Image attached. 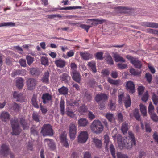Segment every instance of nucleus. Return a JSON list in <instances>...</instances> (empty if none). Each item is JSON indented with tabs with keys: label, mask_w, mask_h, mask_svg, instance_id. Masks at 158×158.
Returning a JSON list of instances; mask_svg holds the SVG:
<instances>
[{
	"label": "nucleus",
	"mask_w": 158,
	"mask_h": 158,
	"mask_svg": "<svg viewBox=\"0 0 158 158\" xmlns=\"http://www.w3.org/2000/svg\"><path fill=\"white\" fill-rule=\"evenodd\" d=\"M90 128L93 133L100 134L102 132L104 126L99 120H95L92 123Z\"/></svg>",
	"instance_id": "nucleus-1"
},
{
	"label": "nucleus",
	"mask_w": 158,
	"mask_h": 158,
	"mask_svg": "<svg viewBox=\"0 0 158 158\" xmlns=\"http://www.w3.org/2000/svg\"><path fill=\"white\" fill-rule=\"evenodd\" d=\"M128 140V139L127 138L123 140L122 137L119 135L117 140L118 146L120 148H125L128 149H130L134 145L132 142H129Z\"/></svg>",
	"instance_id": "nucleus-2"
},
{
	"label": "nucleus",
	"mask_w": 158,
	"mask_h": 158,
	"mask_svg": "<svg viewBox=\"0 0 158 158\" xmlns=\"http://www.w3.org/2000/svg\"><path fill=\"white\" fill-rule=\"evenodd\" d=\"M11 126L12 129V131L11 134L12 135H19L22 130L20 128L19 124V122L17 118H15L11 122Z\"/></svg>",
	"instance_id": "nucleus-3"
},
{
	"label": "nucleus",
	"mask_w": 158,
	"mask_h": 158,
	"mask_svg": "<svg viewBox=\"0 0 158 158\" xmlns=\"http://www.w3.org/2000/svg\"><path fill=\"white\" fill-rule=\"evenodd\" d=\"M44 136H52L53 134L51 126L49 124H45L42 128L40 132Z\"/></svg>",
	"instance_id": "nucleus-4"
},
{
	"label": "nucleus",
	"mask_w": 158,
	"mask_h": 158,
	"mask_svg": "<svg viewBox=\"0 0 158 158\" xmlns=\"http://www.w3.org/2000/svg\"><path fill=\"white\" fill-rule=\"evenodd\" d=\"M69 135L71 140H73L75 138L77 133V125L74 123H72L69 125Z\"/></svg>",
	"instance_id": "nucleus-5"
},
{
	"label": "nucleus",
	"mask_w": 158,
	"mask_h": 158,
	"mask_svg": "<svg viewBox=\"0 0 158 158\" xmlns=\"http://www.w3.org/2000/svg\"><path fill=\"white\" fill-rule=\"evenodd\" d=\"M37 81L34 78H29L26 81L27 88L31 90L35 89Z\"/></svg>",
	"instance_id": "nucleus-6"
},
{
	"label": "nucleus",
	"mask_w": 158,
	"mask_h": 158,
	"mask_svg": "<svg viewBox=\"0 0 158 158\" xmlns=\"http://www.w3.org/2000/svg\"><path fill=\"white\" fill-rule=\"evenodd\" d=\"M10 150V149L8 145L3 144L1 147L0 155H2L4 156H7L9 154Z\"/></svg>",
	"instance_id": "nucleus-7"
},
{
	"label": "nucleus",
	"mask_w": 158,
	"mask_h": 158,
	"mask_svg": "<svg viewBox=\"0 0 158 158\" xmlns=\"http://www.w3.org/2000/svg\"><path fill=\"white\" fill-rule=\"evenodd\" d=\"M88 139V134L86 131H82L79 135L78 142L80 143H85Z\"/></svg>",
	"instance_id": "nucleus-8"
},
{
	"label": "nucleus",
	"mask_w": 158,
	"mask_h": 158,
	"mask_svg": "<svg viewBox=\"0 0 158 158\" xmlns=\"http://www.w3.org/2000/svg\"><path fill=\"white\" fill-rule=\"evenodd\" d=\"M108 96L106 94L100 93L97 94L95 97V99L97 102L99 103L101 101L105 102L108 99Z\"/></svg>",
	"instance_id": "nucleus-9"
},
{
	"label": "nucleus",
	"mask_w": 158,
	"mask_h": 158,
	"mask_svg": "<svg viewBox=\"0 0 158 158\" xmlns=\"http://www.w3.org/2000/svg\"><path fill=\"white\" fill-rule=\"evenodd\" d=\"M60 138L63 145L66 148H68L69 145L65 133V132L62 133L60 135Z\"/></svg>",
	"instance_id": "nucleus-10"
},
{
	"label": "nucleus",
	"mask_w": 158,
	"mask_h": 158,
	"mask_svg": "<svg viewBox=\"0 0 158 158\" xmlns=\"http://www.w3.org/2000/svg\"><path fill=\"white\" fill-rule=\"evenodd\" d=\"M135 85L133 82L131 81H129L127 82L126 88L129 93H133L135 92Z\"/></svg>",
	"instance_id": "nucleus-11"
},
{
	"label": "nucleus",
	"mask_w": 158,
	"mask_h": 158,
	"mask_svg": "<svg viewBox=\"0 0 158 158\" xmlns=\"http://www.w3.org/2000/svg\"><path fill=\"white\" fill-rule=\"evenodd\" d=\"M44 143L45 144H47L48 147L52 150H54L55 148V143L53 140L52 139H45L44 140Z\"/></svg>",
	"instance_id": "nucleus-12"
},
{
	"label": "nucleus",
	"mask_w": 158,
	"mask_h": 158,
	"mask_svg": "<svg viewBox=\"0 0 158 158\" xmlns=\"http://www.w3.org/2000/svg\"><path fill=\"white\" fill-rule=\"evenodd\" d=\"M13 96L14 98L16 99L17 102H22L23 101L24 97L23 94L17 91H15L13 93Z\"/></svg>",
	"instance_id": "nucleus-13"
},
{
	"label": "nucleus",
	"mask_w": 158,
	"mask_h": 158,
	"mask_svg": "<svg viewBox=\"0 0 158 158\" xmlns=\"http://www.w3.org/2000/svg\"><path fill=\"white\" fill-rule=\"evenodd\" d=\"M71 75L73 79L76 82L79 83L81 80V77L79 73L76 71L72 72H71Z\"/></svg>",
	"instance_id": "nucleus-14"
},
{
	"label": "nucleus",
	"mask_w": 158,
	"mask_h": 158,
	"mask_svg": "<svg viewBox=\"0 0 158 158\" xmlns=\"http://www.w3.org/2000/svg\"><path fill=\"white\" fill-rule=\"evenodd\" d=\"M27 71L25 69L15 70L13 71L11 75L13 77L17 75H22L24 76L26 74Z\"/></svg>",
	"instance_id": "nucleus-15"
},
{
	"label": "nucleus",
	"mask_w": 158,
	"mask_h": 158,
	"mask_svg": "<svg viewBox=\"0 0 158 158\" xmlns=\"http://www.w3.org/2000/svg\"><path fill=\"white\" fill-rule=\"evenodd\" d=\"M87 65L94 73H96L97 69L95 62L92 61L88 62Z\"/></svg>",
	"instance_id": "nucleus-16"
},
{
	"label": "nucleus",
	"mask_w": 158,
	"mask_h": 158,
	"mask_svg": "<svg viewBox=\"0 0 158 158\" xmlns=\"http://www.w3.org/2000/svg\"><path fill=\"white\" fill-rule=\"evenodd\" d=\"M10 117L9 114L7 112L3 111L1 113L0 115V118L2 121L6 122L9 120Z\"/></svg>",
	"instance_id": "nucleus-17"
},
{
	"label": "nucleus",
	"mask_w": 158,
	"mask_h": 158,
	"mask_svg": "<svg viewBox=\"0 0 158 158\" xmlns=\"http://www.w3.org/2000/svg\"><path fill=\"white\" fill-rule=\"evenodd\" d=\"M24 79L21 77H19L16 81V85L19 89H22L24 86Z\"/></svg>",
	"instance_id": "nucleus-18"
},
{
	"label": "nucleus",
	"mask_w": 158,
	"mask_h": 158,
	"mask_svg": "<svg viewBox=\"0 0 158 158\" xmlns=\"http://www.w3.org/2000/svg\"><path fill=\"white\" fill-rule=\"evenodd\" d=\"M55 63L56 65L60 68H64L65 65V61L61 59L56 60Z\"/></svg>",
	"instance_id": "nucleus-19"
},
{
	"label": "nucleus",
	"mask_w": 158,
	"mask_h": 158,
	"mask_svg": "<svg viewBox=\"0 0 158 158\" xmlns=\"http://www.w3.org/2000/svg\"><path fill=\"white\" fill-rule=\"evenodd\" d=\"M88 123L87 120L84 118L79 119L78 121V124L79 126L85 127Z\"/></svg>",
	"instance_id": "nucleus-20"
},
{
	"label": "nucleus",
	"mask_w": 158,
	"mask_h": 158,
	"mask_svg": "<svg viewBox=\"0 0 158 158\" xmlns=\"http://www.w3.org/2000/svg\"><path fill=\"white\" fill-rule=\"evenodd\" d=\"M80 55L83 59L85 60H88L92 57L91 55L87 52H81Z\"/></svg>",
	"instance_id": "nucleus-21"
},
{
	"label": "nucleus",
	"mask_w": 158,
	"mask_h": 158,
	"mask_svg": "<svg viewBox=\"0 0 158 158\" xmlns=\"http://www.w3.org/2000/svg\"><path fill=\"white\" fill-rule=\"evenodd\" d=\"M42 98L43 100V103L45 104L48 101L51 100L52 96L48 93H45L43 94Z\"/></svg>",
	"instance_id": "nucleus-22"
},
{
	"label": "nucleus",
	"mask_w": 158,
	"mask_h": 158,
	"mask_svg": "<svg viewBox=\"0 0 158 158\" xmlns=\"http://www.w3.org/2000/svg\"><path fill=\"white\" fill-rule=\"evenodd\" d=\"M49 72L48 71H46L44 73L43 76L41 79V80L43 83H48L49 81Z\"/></svg>",
	"instance_id": "nucleus-23"
},
{
	"label": "nucleus",
	"mask_w": 158,
	"mask_h": 158,
	"mask_svg": "<svg viewBox=\"0 0 158 158\" xmlns=\"http://www.w3.org/2000/svg\"><path fill=\"white\" fill-rule=\"evenodd\" d=\"M60 78L62 81L65 83H68L70 79L68 73H63L60 76Z\"/></svg>",
	"instance_id": "nucleus-24"
},
{
	"label": "nucleus",
	"mask_w": 158,
	"mask_h": 158,
	"mask_svg": "<svg viewBox=\"0 0 158 158\" xmlns=\"http://www.w3.org/2000/svg\"><path fill=\"white\" fill-rule=\"evenodd\" d=\"M20 123L23 130H27L29 128V125L27 121L23 118L20 119Z\"/></svg>",
	"instance_id": "nucleus-25"
},
{
	"label": "nucleus",
	"mask_w": 158,
	"mask_h": 158,
	"mask_svg": "<svg viewBox=\"0 0 158 158\" xmlns=\"http://www.w3.org/2000/svg\"><path fill=\"white\" fill-rule=\"evenodd\" d=\"M113 57L115 61L116 62H124L125 60L122 57L118 54L115 53L114 54L113 56Z\"/></svg>",
	"instance_id": "nucleus-26"
},
{
	"label": "nucleus",
	"mask_w": 158,
	"mask_h": 158,
	"mask_svg": "<svg viewBox=\"0 0 158 158\" xmlns=\"http://www.w3.org/2000/svg\"><path fill=\"white\" fill-rule=\"evenodd\" d=\"M93 142L97 148H101L102 146V143L101 140L96 137L93 138Z\"/></svg>",
	"instance_id": "nucleus-27"
},
{
	"label": "nucleus",
	"mask_w": 158,
	"mask_h": 158,
	"mask_svg": "<svg viewBox=\"0 0 158 158\" xmlns=\"http://www.w3.org/2000/svg\"><path fill=\"white\" fill-rule=\"evenodd\" d=\"M132 64L135 68L138 69H140L142 66V64L141 61L136 58L133 61Z\"/></svg>",
	"instance_id": "nucleus-28"
},
{
	"label": "nucleus",
	"mask_w": 158,
	"mask_h": 158,
	"mask_svg": "<svg viewBox=\"0 0 158 158\" xmlns=\"http://www.w3.org/2000/svg\"><path fill=\"white\" fill-rule=\"evenodd\" d=\"M128 129V125L127 123H123L122 124L121 130L122 133L125 134L127 133Z\"/></svg>",
	"instance_id": "nucleus-29"
},
{
	"label": "nucleus",
	"mask_w": 158,
	"mask_h": 158,
	"mask_svg": "<svg viewBox=\"0 0 158 158\" xmlns=\"http://www.w3.org/2000/svg\"><path fill=\"white\" fill-rule=\"evenodd\" d=\"M64 102L63 100H61L60 103V110L61 114L64 115L65 113Z\"/></svg>",
	"instance_id": "nucleus-30"
},
{
	"label": "nucleus",
	"mask_w": 158,
	"mask_h": 158,
	"mask_svg": "<svg viewBox=\"0 0 158 158\" xmlns=\"http://www.w3.org/2000/svg\"><path fill=\"white\" fill-rule=\"evenodd\" d=\"M40 62L42 65L47 66L49 65L48 59L47 57L42 56L40 59Z\"/></svg>",
	"instance_id": "nucleus-31"
},
{
	"label": "nucleus",
	"mask_w": 158,
	"mask_h": 158,
	"mask_svg": "<svg viewBox=\"0 0 158 158\" xmlns=\"http://www.w3.org/2000/svg\"><path fill=\"white\" fill-rule=\"evenodd\" d=\"M124 102L125 106L126 108H127L130 106L131 101L130 97L129 95H127V97L124 100Z\"/></svg>",
	"instance_id": "nucleus-32"
},
{
	"label": "nucleus",
	"mask_w": 158,
	"mask_h": 158,
	"mask_svg": "<svg viewBox=\"0 0 158 158\" xmlns=\"http://www.w3.org/2000/svg\"><path fill=\"white\" fill-rule=\"evenodd\" d=\"M36 98V96L35 94L33 95L31 99L32 103V105L35 107L36 108H39V106L38 104Z\"/></svg>",
	"instance_id": "nucleus-33"
},
{
	"label": "nucleus",
	"mask_w": 158,
	"mask_h": 158,
	"mask_svg": "<svg viewBox=\"0 0 158 158\" xmlns=\"http://www.w3.org/2000/svg\"><path fill=\"white\" fill-rule=\"evenodd\" d=\"M68 89L67 88L63 86L58 89V91L60 94L66 95L68 94Z\"/></svg>",
	"instance_id": "nucleus-34"
},
{
	"label": "nucleus",
	"mask_w": 158,
	"mask_h": 158,
	"mask_svg": "<svg viewBox=\"0 0 158 158\" xmlns=\"http://www.w3.org/2000/svg\"><path fill=\"white\" fill-rule=\"evenodd\" d=\"M140 111L143 116H145L147 115L146 107L142 104L140 105Z\"/></svg>",
	"instance_id": "nucleus-35"
},
{
	"label": "nucleus",
	"mask_w": 158,
	"mask_h": 158,
	"mask_svg": "<svg viewBox=\"0 0 158 158\" xmlns=\"http://www.w3.org/2000/svg\"><path fill=\"white\" fill-rule=\"evenodd\" d=\"M133 114L134 116L137 120L139 121L141 120L140 116L139 114L138 109H135Z\"/></svg>",
	"instance_id": "nucleus-36"
},
{
	"label": "nucleus",
	"mask_w": 158,
	"mask_h": 158,
	"mask_svg": "<svg viewBox=\"0 0 158 158\" xmlns=\"http://www.w3.org/2000/svg\"><path fill=\"white\" fill-rule=\"evenodd\" d=\"M30 73L32 75H38L40 74L39 70L36 68H32L30 69Z\"/></svg>",
	"instance_id": "nucleus-37"
},
{
	"label": "nucleus",
	"mask_w": 158,
	"mask_h": 158,
	"mask_svg": "<svg viewBox=\"0 0 158 158\" xmlns=\"http://www.w3.org/2000/svg\"><path fill=\"white\" fill-rule=\"evenodd\" d=\"M81 8H82V7L81 6H69L66 7H62L60 9V10H67Z\"/></svg>",
	"instance_id": "nucleus-38"
},
{
	"label": "nucleus",
	"mask_w": 158,
	"mask_h": 158,
	"mask_svg": "<svg viewBox=\"0 0 158 158\" xmlns=\"http://www.w3.org/2000/svg\"><path fill=\"white\" fill-rule=\"evenodd\" d=\"M128 134L129 135V137L131 140V141L132 142L134 146L136 145V141L134 137V135L133 133L131 131H128Z\"/></svg>",
	"instance_id": "nucleus-39"
},
{
	"label": "nucleus",
	"mask_w": 158,
	"mask_h": 158,
	"mask_svg": "<svg viewBox=\"0 0 158 158\" xmlns=\"http://www.w3.org/2000/svg\"><path fill=\"white\" fill-rule=\"evenodd\" d=\"M66 114L72 118H73L75 117V115L74 114L73 112L69 108V107H67L66 108Z\"/></svg>",
	"instance_id": "nucleus-40"
},
{
	"label": "nucleus",
	"mask_w": 158,
	"mask_h": 158,
	"mask_svg": "<svg viewBox=\"0 0 158 158\" xmlns=\"http://www.w3.org/2000/svg\"><path fill=\"white\" fill-rule=\"evenodd\" d=\"M66 104L67 106H74L78 105V103L75 101L71 100L69 101H67Z\"/></svg>",
	"instance_id": "nucleus-41"
},
{
	"label": "nucleus",
	"mask_w": 158,
	"mask_h": 158,
	"mask_svg": "<svg viewBox=\"0 0 158 158\" xmlns=\"http://www.w3.org/2000/svg\"><path fill=\"white\" fill-rule=\"evenodd\" d=\"M15 26V23L12 22H4L0 23V27L3 26Z\"/></svg>",
	"instance_id": "nucleus-42"
},
{
	"label": "nucleus",
	"mask_w": 158,
	"mask_h": 158,
	"mask_svg": "<svg viewBox=\"0 0 158 158\" xmlns=\"http://www.w3.org/2000/svg\"><path fill=\"white\" fill-rule=\"evenodd\" d=\"M26 59L27 61V64L29 65H30L34 61V58L31 57L29 55L26 56Z\"/></svg>",
	"instance_id": "nucleus-43"
},
{
	"label": "nucleus",
	"mask_w": 158,
	"mask_h": 158,
	"mask_svg": "<svg viewBox=\"0 0 158 158\" xmlns=\"http://www.w3.org/2000/svg\"><path fill=\"white\" fill-rule=\"evenodd\" d=\"M108 81L110 83L115 85H118L120 82V81L119 80H114L111 79L110 78H108Z\"/></svg>",
	"instance_id": "nucleus-44"
},
{
	"label": "nucleus",
	"mask_w": 158,
	"mask_h": 158,
	"mask_svg": "<svg viewBox=\"0 0 158 158\" xmlns=\"http://www.w3.org/2000/svg\"><path fill=\"white\" fill-rule=\"evenodd\" d=\"M106 117L110 122H112L114 119L113 114L110 113H108L105 115Z\"/></svg>",
	"instance_id": "nucleus-45"
},
{
	"label": "nucleus",
	"mask_w": 158,
	"mask_h": 158,
	"mask_svg": "<svg viewBox=\"0 0 158 158\" xmlns=\"http://www.w3.org/2000/svg\"><path fill=\"white\" fill-rule=\"evenodd\" d=\"M89 20L94 21L95 22L94 24L97 25L98 24H101L103 23L106 22V20L104 19H89Z\"/></svg>",
	"instance_id": "nucleus-46"
},
{
	"label": "nucleus",
	"mask_w": 158,
	"mask_h": 158,
	"mask_svg": "<svg viewBox=\"0 0 158 158\" xmlns=\"http://www.w3.org/2000/svg\"><path fill=\"white\" fill-rule=\"evenodd\" d=\"M151 119L155 122H158V116L155 113L149 114Z\"/></svg>",
	"instance_id": "nucleus-47"
},
{
	"label": "nucleus",
	"mask_w": 158,
	"mask_h": 158,
	"mask_svg": "<svg viewBox=\"0 0 158 158\" xmlns=\"http://www.w3.org/2000/svg\"><path fill=\"white\" fill-rule=\"evenodd\" d=\"M110 150L111 153L113 158H116L115 148L113 145L112 144H110Z\"/></svg>",
	"instance_id": "nucleus-48"
},
{
	"label": "nucleus",
	"mask_w": 158,
	"mask_h": 158,
	"mask_svg": "<svg viewBox=\"0 0 158 158\" xmlns=\"http://www.w3.org/2000/svg\"><path fill=\"white\" fill-rule=\"evenodd\" d=\"M87 110L86 106L85 105H82L80 106L79 109V111L81 114H83L84 113L86 112Z\"/></svg>",
	"instance_id": "nucleus-49"
},
{
	"label": "nucleus",
	"mask_w": 158,
	"mask_h": 158,
	"mask_svg": "<svg viewBox=\"0 0 158 158\" xmlns=\"http://www.w3.org/2000/svg\"><path fill=\"white\" fill-rule=\"evenodd\" d=\"M154 108L152 104V102H150L148 107V112L149 114L154 113Z\"/></svg>",
	"instance_id": "nucleus-50"
},
{
	"label": "nucleus",
	"mask_w": 158,
	"mask_h": 158,
	"mask_svg": "<svg viewBox=\"0 0 158 158\" xmlns=\"http://www.w3.org/2000/svg\"><path fill=\"white\" fill-rule=\"evenodd\" d=\"M152 100L154 104L155 105H157L158 103V97L154 93H153Z\"/></svg>",
	"instance_id": "nucleus-51"
},
{
	"label": "nucleus",
	"mask_w": 158,
	"mask_h": 158,
	"mask_svg": "<svg viewBox=\"0 0 158 158\" xmlns=\"http://www.w3.org/2000/svg\"><path fill=\"white\" fill-rule=\"evenodd\" d=\"M40 110L44 114H45L48 111L47 109L46 106L42 105L41 104H40Z\"/></svg>",
	"instance_id": "nucleus-52"
},
{
	"label": "nucleus",
	"mask_w": 158,
	"mask_h": 158,
	"mask_svg": "<svg viewBox=\"0 0 158 158\" xmlns=\"http://www.w3.org/2000/svg\"><path fill=\"white\" fill-rule=\"evenodd\" d=\"M117 158H129L126 154L120 152L117 153Z\"/></svg>",
	"instance_id": "nucleus-53"
},
{
	"label": "nucleus",
	"mask_w": 158,
	"mask_h": 158,
	"mask_svg": "<svg viewBox=\"0 0 158 158\" xmlns=\"http://www.w3.org/2000/svg\"><path fill=\"white\" fill-rule=\"evenodd\" d=\"M79 26L81 28L85 29L86 30L87 32H88V31L89 28L91 27L92 26L89 25H87L85 24H79Z\"/></svg>",
	"instance_id": "nucleus-54"
},
{
	"label": "nucleus",
	"mask_w": 158,
	"mask_h": 158,
	"mask_svg": "<svg viewBox=\"0 0 158 158\" xmlns=\"http://www.w3.org/2000/svg\"><path fill=\"white\" fill-rule=\"evenodd\" d=\"M12 108L13 110L15 112H18L20 110L19 106L15 102L13 103Z\"/></svg>",
	"instance_id": "nucleus-55"
},
{
	"label": "nucleus",
	"mask_w": 158,
	"mask_h": 158,
	"mask_svg": "<svg viewBox=\"0 0 158 158\" xmlns=\"http://www.w3.org/2000/svg\"><path fill=\"white\" fill-rule=\"evenodd\" d=\"M106 60L108 64H110L112 65L113 64V61L111 56L110 55H108L106 59Z\"/></svg>",
	"instance_id": "nucleus-56"
},
{
	"label": "nucleus",
	"mask_w": 158,
	"mask_h": 158,
	"mask_svg": "<svg viewBox=\"0 0 158 158\" xmlns=\"http://www.w3.org/2000/svg\"><path fill=\"white\" fill-rule=\"evenodd\" d=\"M145 77L146 78L148 82L150 83L152 79V75L149 73H147L145 74Z\"/></svg>",
	"instance_id": "nucleus-57"
},
{
	"label": "nucleus",
	"mask_w": 158,
	"mask_h": 158,
	"mask_svg": "<svg viewBox=\"0 0 158 158\" xmlns=\"http://www.w3.org/2000/svg\"><path fill=\"white\" fill-rule=\"evenodd\" d=\"M130 72L131 74L134 76L139 75L141 73V72H139L136 71L133 68L131 69Z\"/></svg>",
	"instance_id": "nucleus-58"
},
{
	"label": "nucleus",
	"mask_w": 158,
	"mask_h": 158,
	"mask_svg": "<svg viewBox=\"0 0 158 158\" xmlns=\"http://www.w3.org/2000/svg\"><path fill=\"white\" fill-rule=\"evenodd\" d=\"M103 53L102 52H98L95 55L96 58L99 60H102L103 59Z\"/></svg>",
	"instance_id": "nucleus-59"
},
{
	"label": "nucleus",
	"mask_w": 158,
	"mask_h": 158,
	"mask_svg": "<svg viewBox=\"0 0 158 158\" xmlns=\"http://www.w3.org/2000/svg\"><path fill=\"white\" fill-rule=\"evenodd\" d=\"M148 98V91H147L142 97V100L143 101L146 102L147 101Z\"/></svg>",
	"instance_id": "nucleus-60"
},
{
	"label": "nucleus",
	"mask_w": 158,
	"mask_h": 158,
	"mask_svg": "<svg viewBox=\"0 0 158 158\" xmlns=\"http://www.w3.org/2000/svg\"><path fill=\"white\" fill-rule=\"evenodd\" d=\"M47 17L48 18L50 19L53 18H60L62 17L61 16L60 14H52V15H50L47 16Z\"/></svg>",
	"instance_id": "nucleus-61"
},
{
	"label": "nucleus",
	"mask_w": 158,
	"mask_h": 158,
	"mask_svg": "<svg viewBox=\"0 0 158 158\" xmlns=\"http://www.w3.org/2000/svg\"><path fill=\"white\" fill-rule=\"evenodd\" d=\"M104 142L106 144V148L108 147V145L109 142V138L108 136L107 135H105L104 136Z\"/></svg>",
	"instance_id": "nucleus-62"
},
{
	"label": "nucleus",
	"mask_w": 158,
	"mask_h": 158,
	"mask_svg": "<svg viewBox=\"0 0 158 158\" xmlns=\"http://www.w3.org/2000/svg\"><path fill=\"white\" fill-rule=\"evenodd\" d=\"M92 98L91 95L89 94L86 93L84 97V99L86 100L87 101H89Z\"/></svg>",
	"instance_id": "nucleus-63"
},
{
	"label": "nucleus",
	"mask_w": 158,
	"mask_h": 158,
	"mask_svg": "<svg viewBox=\"0 0 158 158\" xmlns=\"http://www.w3.org/2000/svg\"><path fill=\"white\" fill-rule=\"evenodd\" d=\"M32 116L33 119L36 122H39L40 121L39 115L37 114L33 113L32 114Z\"/></svg>",
	"instance_id": "nucleus-64"
}]
</instances>
